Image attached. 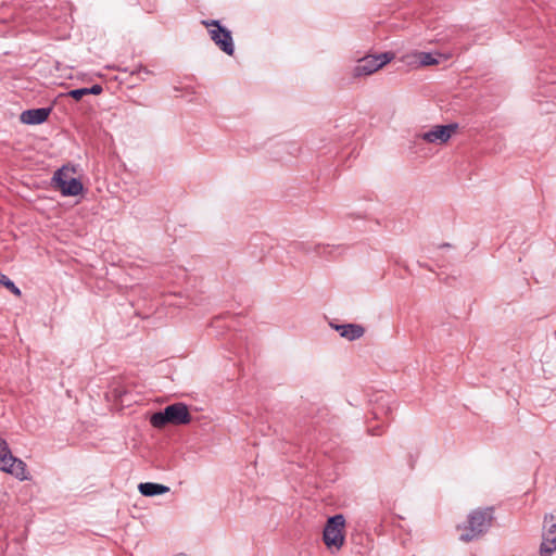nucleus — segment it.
<instances>
[{
  "label": "nucleus",
  "instance_id": "20e7f679",
  "mask_svg": "<svg viewBox=\"0 0 556 556\" xmlns=\"http://www.w3.org/2000/svg\"><path fill=\"white\" fill-rule=\"evenodd\" d=\"M75 168L63 166L53 175L54 187L65 197H75L83 191V184L74 177Z\"/></svg>",
  "mask_w": 556,
  "mask_h": 556
},
{
  "label": "nucleus",
  "instance_id": "2eb2a0df",
  "mask_svg": "<svg viewBox=\"0 0 556 556\" xmlns=\"http://www.w3.org/2000/svg\"><path fill=\"white\" fill-rule=\"evenodd\" d=\"M67 96L78 101L84 96H87V88H79V89L71 90V91H68Z\"/></svg>",
  "mask_w": 556,
  "mask_h": 556
},
{
  "label": "nucleus",
  "instance_id": "f03ea898",
  "mask_svg": "<svg viewBox=\"0 0 556 556\" xmlns=\"http://www.w3.org/2000/svg\"><path fill=\"white\" fill-rule=\"evenodd\" d=\"M191 420L189 409L184 403H175L166 406L163 410L154 413L150 422L154 428H163L167 424L187 425Z\"/></svg>",
  "mask_w": 556,
  "mask_h": 556
},
{
  "label": "nucleus",
  "instance_id": "39448f33",
  "mask_svg": "<svg viewBox=\"0 0 556 556\" xmlns=\"http://www.w3.org/2000/svg\"><path fill=\"white\" fill-rule=\"evenodd\" d=\"M201 24L207 28L211 40L226 54L232 55L235 45L231 31L223 27L217 20H202Z\"/></svg>",
  "mask_w": 556,
  "mask_h": 556
},
{
  "label": "nucleus",
  "instance_id": "9b49d317",
  "mask_svg": "<svg viewBox=\"0 0 556 556\" xmlns=\"http://www.w3.org/2000/svg\"><path fill=\"white\" fill-rule=\"evenodd\" d=\"M333 328L340 333L342 338H345L350 341L359 339L365 332V329L361 325L356 324L336 325Z\"/></svg>",
  "mask_w": 556,
  "mask_h": 556
},
{
  "label": "nucleus",
  "instance_id": "ddd939ff",
  "mask_svg": "<svg viewBox=\"0 0 556 556\" xmlns=\"http://www.w3.org/2000/svg\"><path fill=\"white\" fill-rule=\"evenodd\" d=\"M414 56L417 59L420 65L428 66V65H437L439 64L438 58H435L434 54L429 52H416Z\"/></svg>",
  "mask_w": 556,
  "mask_h": 556
},
{
  "label": "nucleus",
  "instance_id": "f8f14e48",
  "mask_svg": "<svg viewBox=\"0 0 556 556\" xmlns=\"http://www.w3.org/2000/svg\"><path fill=\"white\" fill-rule=\"evenodd\" d=\"M138 489L140 493L144 496L165 494L169 491L168 486L152 482L140 483Z\"/></svg>",
  "mask_w": 556,
  "mask_h": 556
},
{
  "label": "nucleus",
  "instance_id": "423d86ee",
  "mask_svg": "<svg viewBox=\"0 0 556 556\" xmlns=\"http://www.w3.org/2000/svg\"><path fill=\"white\" fill-rule=\"evenodd\" d=\"M394 59L393 52H384L378 55H366L358 60L353 67V77L369 76Z\"/></svg>",
  "mask_w": 556,
  "mask_h": 556
},
{
  "label": "nucleus",
  "instance_id": "9d476101",
  "mask_svg": "<svg viewBox=\"0 0 556 556\" xmlns=\"http://www.w3.org/2000/svg\"><path fill=\"white\" fill-rule=\"evenodd\" d=\"M51 113V108L26 110L21 114V122L27 125H38L46 122Z\"/></svg>",
  "mask_w": 556,
  "mask_h": 556
},
{
  "label": "nucleus",
  "instance_id": "0eeeda50",
  "mask_svg": "<svg viewBox=\"0 0 556 556\" xmlns=\"http://www.w3.org/2000/svg\"><path fill=\"white\" fill-rule=\"evenodd\" d=\"M345 519L342 515L330 517L324 529V542L328 548L339 549L344 543Z\"/></svg>",
  "mask_w": 556,
  "mask_h": 556
},
{
  "label": "nucleus",
  "instance_id": "1a4fd4ad",
  "mask_svg": "<svg viewBox=\"0 0 556 556\" xmlns=\"http://www.w3.org/2000/svg\"><path fill=\"white\" fill-rule=\"evenodd\" d=\"M457 124L435 125L431 129L419 135V138L428 143L444 144L456 132Z\"/></svg>",
  "mask_w": 556,
  "mask_h": 556
},
{
  "label": "nucleus",
  "instance_id": "4468645a",
  "mask_svg": "<svg viewBox=\"0 0 556 556\" xmlns=\"http://www.w3.org/2000/svg\"><path fill=\"white\" fill-rule=\"evenodd\" d=\"M0 283L8 288L13 294L20 296L21 290L5 275L0 274Z\"/></svg>",
  "mask_w": 556,
  "mask_h": 556
},
{
  "label": "nucleus",
  "instance_id": "f257e3e1",
  "mask_svg": "<svg viewBox=\"0 0 556 556\" xmlns=\"http://www.w3.org/2000/svg\"><path fill=\"white\" fill-rule=\"evenodd\" d=\"M492 519L491 508H478L470 511L467 520L457 526V530L460 531L459 540L465 543L478 540L488 532L492 525Z\"/></svg>",
  "mask_w": 556,
  "mask_h": 556
},
{
  "label": "nucleus",
  "instance_id": "dca6fc26",
  "mask_svg": "<svg viewBox=\"0 0 556 556\" xmlns=\"http://www.w3.org/2000/svg\"><path fill=\"white\" fill-rule=\"evenodd\" d=\"M102 92V87L100 85H93L90 88H87V94H100Z\"/></svg>",
  "mask_w": 556,
  "mask_h": 556
},
{
  "label": "nucleus",
  "instance_id": "6e6552de",
  "mask_svg": "<svg viewBox=\"0 0 556 556\" xmlns=\"http://www.w3.org/2000/svg\"><path fill=\"white\" fill-rule=\"evenodd\" d=\"M554 552H556V516L546 515L539 553L540 556H552Z\"/></svg>",
  "mask_w": 556,
  "mask_h": 556
},
{
  "label": "nucleus",
  "instance_id": "7ed1b4c3",
  "mask_svg": "<svg viewBox=\"0 0 556 556\" xmlns=\"http://www.w3.org/2000/svg\"><path fill=\"white\" fill-rule=\"evenodd\" d=\"M0 470L20 481L29 479L26 464L12 454L8 442L2 437H0Z\"/></svg>",
  "mask_w": 556,
  "mask_h": 556
}]
</instances>
